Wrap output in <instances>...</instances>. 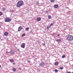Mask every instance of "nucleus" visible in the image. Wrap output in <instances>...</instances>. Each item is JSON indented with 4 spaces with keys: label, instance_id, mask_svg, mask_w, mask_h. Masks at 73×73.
Masks as SVG:
<instances>
[{
    "label": "nucleus",
    "instance_id": "3",
    "mask_svg": "<svg viewBox=\"0 0 73 73\" xmlns=\"http://www.w3.org/2000/svg\"><path fill=\"white\" fill-rule=\"evenodd\" d=\"M44 65L45 64H44V63L43 62H42L40 64L39 66L43 67L44 66Z\"/></svg>",
    "mask_w": 73,
    "mask_h": 73
},
{
    "label": "nucleus",
    "instance_id": "12",
    "mask_svg": "<svg viewBox=\"0 0 73 73\" xmlns=\"http://www.w3.org/2000/svg\"><path fill=\"white\" fill-rule=\"evenodd\" d=\"M16 70H17V69L16 68H13V70L14 72H16Z\"/></svg>",
    "mask_w": 73,
    "mask_h": 73
},
{
    "label": "nucleus",
    "instance_id": "36",
    "mask_svg": "<svg viewBox=\"0 0 73 73\" xmlns=\"http://www.w3.org/2000/svg\"><path fill=\"white\" fill-rule=\"evenodd\" d=\"M72 67H73V65H72Z\"/></svg>",
    "mask_w": 73,
    "mask_h": 73
},
{
    "label": "nucleus",
    "instance_id": "20",
    "mask_svg": "<svg viewBox=\"0 0 73 73\" xmlns=\"http://www.w3.org/2000/svg\"><path fill=\"white\" fill-rule=\"evenodd\" d=\"M15 12V10H11L10 11L11 12Z\"/></svg>",
    "mask_w": 73,
    "mask_h": 73
},
{
    "label": "nucleus",
    "instance_id": "18",
    "mask_svg": "<svg viewBox=\"0 0 73 73\" xmlns=\"http://www.w3.org/2000/svg\"><path fill=\"white\" fill-rule=\"evenodd\" d=\"M48 17V18L49 19H51V17H51L50 15H49Z\"/></svg>",
    "mask_w": 73,
    "mask_h": 73
},
{
    "label": "nucleus",
    "instance_id": "2",
    "mask_svg": "<svg viewBox=\"0 0 73 73\" xmlns=\"http://www.w3.org/2000/svg\"><path fill=\"white\" fill-rule=\"evenodd\" d=\"M67 39L68 41H72L73 40V36L72 35H69L68 36Z\"/></svg>",
    "mask_w": 73,
    "mask_h": 73
},
{
    "label": "nucleus",
    "instance_id": "29",
    "mask_svg": "<svg viewBox=\"0 0 73 73\" xmlns=\"http://www.w3.org/2000/svg\"><path fill=\"white\" fill-rule=\"evenodd\" d=\"M1 68V65H0V68Z\"/></svg>",
    "mask_w": 73,
    "mask_h": 73
},
{
    "label": "nucleus",
    "instance_id": "21",
    "mask_svg": "<svg viewBox=\"0 0 73 73\" xmlns=\"http://www.w3.org/2000/svg\"><path fill=\"white\" fill-rule=\"evenodd\" d=\"M2 15H3V13L2 12H1L0 11V16H1Z\"/></svg>",
    "mask_w": 73,
    "mask_h": 73
},
{
    "label": "nucleus",
    "instance_id": "22",
    "mask_svg": "<svg viewBox=\"0 0 73 73\" xmlns=\"http://www.w3.org/2000/svg\"><path fill=\"white\" fill-rule=\"evenodd\" d=\"M62 58H65V55H63L62 56Z\"/></svg>",
    "mask_w": 73,
    "mask_h": 73
},
{
    "label": "nucleus",
    "instance_id": "37",
    "mask_svg": "<svg viewBox=\"0 0 73 73\" xmlns=\"http://www.w3.org/2000/svg\"><path fill=\"white\" fill-rule=\"evenodd\" d=\"M0 39H1V38H0Z\"/></svg>",
    "mask_w": 73,
    "mask_h": 73
},
{
    "label": "nucleus",
    "instance_id": "35",
    "mask_svg": "<svg viewBox=\"0 0 73 73\" xmlns=\"http://www.w3.org/2000/svg\"><path fill=\"white\" fill-rule=\"evenodd\" d=\"M43 44L44 45H45V44H44H44Z\"/></svg>",
    "mask_w": 73,
    "mask_h": 73
},
{
    "label": "nucleus",
    "instance_id": "19",
    "mask_svg": "<svg viewBox=\"0 0 73 73\" xmlns=\"http://www.w3.org/2000/svg\"><path fill=\"white\" fill-rule=\"evenodd\" d=\"M25 36V34H23L22 35V37H24V36Z\"/></svg>",
    "mask_w": 73,
    "mask_h": 73
},
{
    "label": "nucleus",
    "instance_id": "15",
    "mask_svg": "<svg viewBox=\"0 0 73 73\" xmlns=\"http://www.w3.org/2000/svg\"><path fill=\"white\" fill-rule=\"evenodd\" d=\"M61 41V39H57L56 40V41H57V42H59V41Z\"/></svg>",
    "mask_w": 73,
    "mask_h": 73
},
{
    "label": "nucleus",
    "instance_id": "4",
    "mask_svg": "<svg viewBox=\"0 0 73 73\" xmlns=\"http://www.w3.org/2000/svg\"><path fill=\"white\" fill-rule=\"evenodd\" d=\"M5 21V22H9V18L8 17L6 18Z\"/></svg>",
    "mask_w": 73,
    "mask_h": 73
},
{
    "label": "nucleus",
    "instance_id": "28",
    "mask_svg": "<svg viewBox=\"0 0 73 73\" xmlns=\"http://www.w3.org/2000/svg\"><path fill=\"white\" fill-rule=\"evenodd\" d=\"M36 4H38V2H37L36 3Z\"/></svg>",
    "mask_w": 73,
    "mask_h": 73
},
{
    "label": "nucleus",
    "instance_id": "16",
    "mask_svg": "<svg viewBox=\"0 0 73 73\" xmlns=\"http://www.w3.org/2000/svg\"><path fill=\"white\" fill-rule=\"evenodd\" d=\"M59 69H61V70H62V69H64V67H60V68H59Z\"/></svg>",
    "mask_w": 73,
    "mask_h": 73
},
{
    "label": "nucleus",
    "instance_id": "23",
    "mask_svg": "<svg viewBox=\"0 0 73 73\" xmlns=\"http://www.w3.org/2000/svg\"><path fill=\"white\" fill-rule=\"evenodd\" d=\"M50 26H48V27H47V29H48L49 28H50Z\"/></svg>",
    "mask_w": 73,
    "mask_h": 73
},
{
    "label": "nucleus",
    "instance_id": "25",
    "mask_svg": "<svg viewBox=\"0 0 73 73\" xmlns=\"http://www.w3.org/2000/svg\"><path fill=\"white\" fill-rule=\"evenodd\" d=\"M53 25V23H51V24H50V27H51V26H52Z\"/></svg>",
    "mask_w": 73,
    "mask_h": 73
},
{
    "label": "nucleus",
    "instance_id": "32",
    "mask_svg": "<svg viewBox=\"0 0 73 73\" xmlns=\"http://www.w3.org/2000/svg\"><path fill=\"white\" fill-rule=\"evenodd\" d=\"M17 50L18 51H20V50H19V49H18Z\"/></svg>",
    "mask_w": 73,
    "mask_h": 73
},
{
    "label": "nucleus",
    "instance_id": "27",
    "mask_svg": "<svg viewBox=\"0 0 73 73\" xmlns=\"http://www.w3.org/2000/svg\"><path fill=\"white\" fill-rule=\"evenodd\" d=\"M2 9V11H5V9H4V8H3Z\"/></svg>",
    "mask_w": 73,
    "mask_h": 73
},
{
    "label": "nucleus",
    "instance_id": "33",
    "mask_svg": "<svg viewBox=\"0 0 73 73\" xmlns=\"http://www.w3.org/2000/svg\"><path fill=\"white\" fill-rule=\"evenodd\" d=\"M11 19H9V21H11Z\"/></svg>",
    "mask_w": 73,
    "mask_h": 73
},
{
    "label": "nucleus",
    "instance_id": "13",
    "mask_svg": "<svg viewBox=\"0 0 73 73\" xmlns=\"http://www.w3.org/2000/svg\"><path fill=\"white\" fill-rule=\"evenodd\" d=\"M29 29V27H27L25 29V30L26 31H28Z\"/></svg>",
    "mask_w": 73,
    "mask_h": 73
},
{
    "label": "nucleus",
    "instance_id": "24",
    "mask_svg": "<svg viewBox=\"0 0 73 73\" xmlns=\"http://www.w3.org/2000/svg\"><path fill=\"white\" fill-rule=\"evenodd\" d=\"M58 70L57 69H55V72H58Z\"/></svg>",
    "mask_w": 73,
    "mask_h": 73
},
{
    "label": "nucleus",
    "instance_id": "26",
    "mask_svg": "<svg viewBox=\"0 0 73 73\" xmlns=\"http://www.w3.org/2000/svg\"><path fill=\"white\" fill-rule=\"evenodd\" d=\"M27 62L28 63H30V62H31V61L27 60Z\"/></svg>",
    "mask_w": 73,
    "mask_h": 73
},
{
    "label": "nucleus",
    "instance_id": "14",
    "mask_svg": "<svg viewBox=\"0 0 73 73\" xmlns=\"http://www.w3.org/2000/svg\"><path fill=\"white\" fill-rule=\"evenodd\" d=\"M55 64L56 66H57L58 65V62H56L55 63Z\"/></svg>",
    "mask_w": 73,
    "mask_h": 73
},
{
    "label": "nucleus",
    "instance_id": "5",
    "mask_svg": "<svg viewBox=\"0 0 73 73\" xmlns=\"http://www.w3.org/2000/svg\"><path fill=\"white\" fill-rule=\"evenodd\" d=\"M25 43H23L22 44L21 46V48H25Z\"/></svg>",
    "mask_w": 73,
    "mask_h": 73
},
{
    "label": "nucleus",
    "instance_id": "1",
    "mask_svg": "<svg viewBox=\"0 0 73 73\" xmlns=\"http://www.w3.org/2000/svg\"><path fill=\"white\" fill-rule=\"evenodd\" d=\"M23 4H24V2L23 1H19L17 4V7L19 8V7L22 6Z\"/></svg>",
    "mask_w": 73,
    "mask_h": 73
},
{
    "label": "nucleus",
    "instance_id": "9",
    "mask_svg": "<svg viewBox=\"0 0 73 73\" xmlns=\"http://www.w3.org/2000/svg\"><path fill=\"white\" fill-rule=\"evenodd\" d=\"M41 18L40 17H38L36 19V20L37 21H40L41 20Z\"/></svg>",
    "mask_w": 73,
    "mask_h": 73
},
{
    "label": "nucleus",
    "instance_id": "11",
    "mask_svg": "<svg viewBox=\"0 0 73 73\" xmlns=\"http://www.w3.org/2000/svg\"><path fill=\"white\" fill-rule=\"evenodd\" d=\"M10 61L11 62H14V60L13 59H10Z\"/></svg>",
    "mask_w": 73,
    "mask_h": 73
},
{
    "label": "nucleus",
    "instance_id": "38",
    "mask_svg": "<svg viewBox=\"0 0 73 73\" xmlns=\"http://www.w3.org/2000/svg\"><path fill=\"white\" fill-rule=\"evenodd\" d=\"M72 73H73V72H72Z\"/></svg>",
    "mask_w": 73,
    "mask_h": 73
},
{
    "label": "nucleus",
    "instance_id": "10",
    "mask_svg": "<svg viewBox=\"0 0 73 73\" xmlns=\"http://www.w3.org/2000/svg\"><path fill=\"white\" fill-rule=\"evenodd\" d=\"M8 35V33L7 32H5L4 33V35L5 36H7Z\"/></svg>",
    "mask_w": 73,
    "mask_h": 73
},
{
    "label": "nucleus",
    "instance_id": "7",
    "mask_svg": "<svg viewBox=\"0 0 73 73\" xmlns=\"http://www.w3.org/2000/svg\"><path fill=\"white\" fill-rule=\"evenodd\" d=\"M22 29H23V28H22V27H21V26H20V27H19L18 29V31H21Z\"/></svg>",
    "mask_w": 73,
    "mask_h": 73
},
{
    "label": "nucleus",
    "instance_id": "34",
    "mask_svg": "<svg viewBox=\"0 0 73 73\" xmlns=\"http://www.w3.org/2000/svg\"><path fill=\"white\" fill-rule=\"evenodd\" d=\"M58 36H60V35H58Z\"/></svg>",
    "mask_w": 73,
    "mask_h": 73
},
{
    "label": "nucleus",
    "instance_id": "6",
    "mask_svg": "<svg viewBox=\"0 0 73 73\" xmlns=\"http://www.w3.org/2000/svg\"><path fill=\"white\" fill-rule=\"evenodd\" d=\"M10 53L12 54H15V51L13 50H11L10 51Z\"/></svg>",
    "mask_w": 73,
    "mask_h": 73
},
{
    "label": "nucleus",
    "instance_id": "30",
    "mask_svg": "<svg viewBox=\"0 0 73 73\" xmlns=\"http://www.w3.org/2000/svg\"><path fill=\"white\" fill-rule=\"evenodd\" d=\"M13 65H15V63H13Z\"/></svg>",
    "mask_w": 73,
    "mask_h": 73
},
{
    "label": "nucleus",
    "instance_id": "17",
    "mask_svg": "<svg viewBox=\"0 0 73 73\" xmlns=\"http://www.w3.org/2000/svg\"><path fill=\"white\" fill-rule=\"evenodd\" d=\"M55 1V0H50V1L51 3H53Z\"/></svg>",
    "mask_w": 73,
    "mask_h": 73
},
{
    "label": "nucleus",
    "instance_id": "8",
    "mask_svg": "<svg viewBox=\"0 0 73 73\" xmlns=\"http://www.w3.org/2000/svg\"><path fill=\"white\" fill-rule=\"evenodd\" d=\"M54 7L55 8H57L58 7V5L57 4H55L54 5Z\"/></svg>",
    "mask_w": 73,
    "mask_h": 73
},
{
    "label": "nucleus",
    "instance_id": "31",
    "mask_svg": "<svg viewBox=\"0 0 73 73\" xmlns=\"http://www.w3.org/2000/svg\"><path fill=\"white\" fill-rule=\"evenodd\" d=\"M19 70H21V68H19Z\"/></svg>",
    "mask_w": 73,
    "mask_h": 73
}]
</instances>
